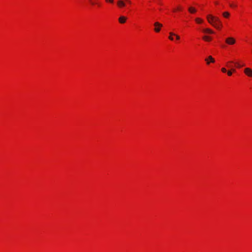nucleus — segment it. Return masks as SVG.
Returning a JSON list of instances; mask_svg holds the SVG:
<instances>
[{
	"instance_id": "nucleus-13",
	"label": "nucleus",
	"mask_w": 252,
	"mask_h": 252,
	"mask_svg": "<svg viewBox=\"0 0 252 252\" xmlns=\"http://www.w3.org/2000/svg\"><path fill=\"white\" fill-rule=\"evenodd\" d=\"M195 21L198 23H201L202 22V20L198 18H196Z\"/></svg>"
},
{
	"instance_id": "nucleus-23",
	"label": "nucleus",
	"mask_w": 252,
	"mask_h": 252,
	"mask_svg": "<svg viewBox=\"0 0 252 252\" xmlns=\"http://www.w3.org/2000/svg\"><path fill=\"white\" fill-rule=\"evenodd\" d=\"M177 10H180V8H179V7H178V8H177Z\"/></svg>"
},
{
	"instance_id": "nucleus-12",
	"label": "nucleus",
	"mask_w": 252,
	"mask_h": 252,
	"mask_svg": "<svg viewBox=\"0 0 252 252\" xmlns=\"http://www.w3.org/2000/svg\"><path fill=\"white\" fill-rule=\"evenodd\" d=\"M208 59H209V60H210V62H211V63L215 62L214 59L211 56H209Z\"/></svg>"
},
{
	"instance_id": "nucleus-4",
	"label": "nucleus",
	"mask_w": 252,
	"mask_h": 252,
	"mask_svg": "<svg viewBox=\"0 0 252 252\" xmlns=\"http://www.w3.org/2000/svg\"><path fill=\"white\" fill-rule=\"evenodd\" d=\"M244 72L248 77H252V69L251 68L249 67L245 68Z\"/></svg>"
},
{
	"instance_id": "nucleus-3",
	"label": "nucleus",
	"mask_w": 252,
	"mask_h": 252,
	"mask_svg": "<svg viewBox=\"0 0 252 252\" xmlns=\"http://www.w3.org/2000/svg\"><path fill=\"white\" fill-rule=\"evenodd\" d=\"M154 26L155 27L154 31L157 32H158L160 30V28L162 27V25L158 22L154 23Z\"/></svg>"
},
{
	"instance_id": "nucleus-15",
	"label": "nucleus",
	"mask_w": 252,
	"mask_h": 252,
	"mask_svg": "<svg viewBox=\"0 0 252 252\" xmlns=\"http://www.w3.org/2000/svg\"><path fill=\"white\" fill-rule=\"evenodd\" d=\"M233 63V62H232V61L228 62V63H227L226 66H227L228 67H230H230H232V66H231V65H229V63Z\"/></svg>"
},
{
	"instance_id": "nucleus-8",
	"label": "nucleus",
	"mask_w": 252,
	"mask_h": 252,
	"mask_svg": "<svg viewBox=\"0 0 252 252\" xmlns=\"http://www.w3.org/2000/svg\"><path fill=\"white\" fill-rule=\"evenodd\" d=\"M189 11L190 12V13H194L196 12V10L193 7H189Z\"/></svg>"
},
{
	"instance_id": "nucleus-18",
	"label": "nucleus",
	"mask_w": 252,
	"mask_h": 252,
	"mask_svg": "<svg viewBox=\"0 0 252 252\" xmlns=\"http://www.w3.org/2000/svg\"><path fill=\"white\" fill-rule=\"evenodd\" d=\"M126 2H127V3L128 4H131V1L130 0H125Z\"/></svg>"
},
{
	"instance_id": "nucleus-14",
	"label": "nucleus",
	"mask_w": 252,
	"mask_h": 252,
	"mask_svg": "<svg viewBox=\"0 0 252 252\" xmlns=\"http://www.w3.org/2000/svg\"><path fill=\"white\" fill-rule=\"evenodd\" d=\"M235 64L236 65V66L237 67H241L242 66H243L244 65H241L238 63H236Z\"/></svg>"
},
{
	"instance_id": "nucleus-9",
	"label": "nucleus",
	"mask_w": 252,
	"mask_h": 252,
	"mask_svg": "<svg viewBox=\"0 0 252 252\" xmlns=\"http://www.w3.org/2000/svg\"><path fill=\"white\" fill-rule=\"evenodd\" d=\"M169 34H170V36L169 37V39L171 40H173V38L172 36L175 35V34L172 32H170Z\"/></svg>"
},
{
	"instance_id": "nucleus-21",
	"label": "nucleus",
	"mask_w": 252,
	"mask_h": 252,
	"mask_svg": "<svg viewBox=\"0 0 252 252\" xmlns=\"http://www.w3.org/2000/svg\"><path fill=\"white\" fill-rule=\"evenodd\" d=\"M175 36H176V39H177V40H179V39H180V36H179V35H177V34H175Z\"/></svg>"
},
{
	"instance_id": "nucleus-7",
	"label": "nucleus",
	"mask_w": 252,
	"mask_h": 252,
	"mask_svg": "<svg viewBox=\"0 0 252 252\" xmlns=\"http://www.w3.org/2000/svg\"><path fill=\"white\" fill-rule=\"evenodd\" d=\"M203 32L205 33H213V32L209 29H205L203 30Z\"/></svg>"
},
{
	"instance_id": "nucleus-5",
	"label": "nucleus",
	"mask_w": 252,
	"mask_h": 252,
	"mask_svg": "<svg viewBox=\"0 0 252 252\" xmlns=\"http://www.w3.org/2000/svg\"><path fill=\"white\" fill-rule=\"evenodd\" d=\"M225 42L227 44H228L229 45H233V44H235L236 41L234 38L230 37L227 38L225 39Z\"/></svg>"
},
{
	"instance_id": "nucleus-22",
	"label": "nucleus",
	"mask_w": 252,
	"mask_h": 252,
	"mask_svg": "<svg viewBox=\"0 0 252 252\" xmlns=\"http://www.w3.org/2000/svg\"><path fill=\"white\" fill-rule=\"evenodd\" d=\"M91 3L92 4H94V2L92 1L91 0H90Z\"/></svg>"
},
{
	"instance_id": "nucleus-16",
	"label": "nucleus",
	"mask_w": 252,
	"mask_h": 252,
	"mask_svg": "<svg viewBox=\"0 0 252 252\" xmlns=\"http://www.w3.org/2000/svg\"><path fill=\"white\" fill-rule=\"evenodd\" d=\"M221 71H222L223 73H225V72H227L226 69H225V68H224V67H223V68H221Z\"/></svg>"
},
{
	"instance_id": "nucleus-2",
	"label": "nucleus",
	"mask_w": 252,
	"mask_h": 252,
	"mask_svg": "<svg viewBox=\"0 0 252 252\" xmlns=\"http://www.w3.org/2000/svg\"><path fill=\"white\" fill-rule=\"evenodd\" d=\"M117 4L119 8H123L126 7V1L125 0H118Z\"/></svg>"
},
{
	"instance_id": "nucleus-19",
	"label": "nucleus",
	"mask_w": 252,
	"mask_h": 252,
	"mask_svg": "<svg viewBox=\"0 0 252 252\" xmlns=\"http://www.w3.org/2000/svg\"><path fill=\"white\" fill-rule=\"evenodd\" d=\"M106 2H109L110 3H113L114 0H105Z\"/></svg>"
},
{
	"instance_id": "nucleus-6",
	"label": "nucleus",
	"mask_w": 252,
	"mask_h": 252,
	"mask_svg": "<svg viewBox=\"0 0 252 252\" xmlns=\"http://www.w3.org/2000/svg\"><path fill=\"white\" fill-rule=\"evenodd\" d=\"M126 17L124 16H121L119 18V22L121 24H124L126 20Z\"/></svg>"
},
{
	"instance_id": "nucleus-20",
	"label": "nucleus",
	"mask_w": 252,
	"mask_h": 252,
	"mask_svg": "<svg viewBox=\"0 0 252 252\" xmlns=\"http://www.w3.org/2000/svg\"><path fill=\"white\" fill-rule=\"evenodd\" d=\"M205 61L207 63V64H209L210 63V62L209 61V59H205Z\"/></svg>"
},
{
	"instance_id": "nucleus-11",
	"label": "nucleus",
	"mask_w": 252,
	"mask_h": 252,
	"mask_svg": "<svg viewBox=\"0 0 252 252\" xmlns=\"http://www.w3.org/2000/svg\"><path fill=\"white\" fill-rule=\"evenodd\" d=\"M203 39L207 40V41H210L211 40V38L208 36H204L203 37Z\"/></svg>"
},
{
	"instance_id": "nucleus-1",
	"label": "nucleus",
	"mask_w": 252,
	"mask_h": 252,
	"mask_svg": "<svg viewBox=\"0 0 252 252\" xmlns=\"http://www.w3.org/2000/svg\"><path fill=\"white\" fill-rule=\"evenodd\" d=\"M208 22L217 29H220L222 27V23L219 18L211 15L207 16Z\"/></svg>"
},
{
	"instance_id": "nucleus-17",
	"label": "nucleus",
	"mask_w": 252,
	"mask_h": 252,
	"mask_svg": "<svg viewBox=\"0 0 252 252\" xmlns=\"http://www.w3.org/2000/svg\"><path fill=\"white\" fill-rule=\"evenodd\" d=\"M232 74V73L230 70H229L227 71V74L228 76H231Z\"/></svg>"
},
{
	"instance_id": "nucleus-10",
	"label": "nucleus",
	"mask_w": 252,
	"mask_h": 252,
	"mask_svg": "<svg viewBox=\"0 0 252 252\" xmlns=\"http://www.w3.org/2000/svg\"><path fill=\"white\" fill-rule=\"evenodd\" d=\"M223 16L225 18H227L229 16V13L228 12H224L223 13Z\"/></svg>"
}]
</instances>
